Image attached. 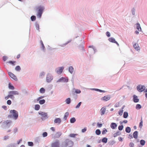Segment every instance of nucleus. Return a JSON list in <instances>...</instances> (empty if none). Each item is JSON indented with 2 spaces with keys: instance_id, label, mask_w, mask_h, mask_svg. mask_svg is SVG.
Wrapping results in <instances>:
<instances>
[{
  "instance_id": "f257e3e1",
  "label": "nucleus",
  "mask_w": 147,
  "mask_h": 147,
  "mask_svg": "<svg viewBox=\"0 0 147 147\" xmlns=\"http://www.w3.org/2000/svg\"><path fill=\"white\" fill-rule=\"evenodd\" d=\"M10 115H8L9 118H11L12 117L14 119L16 120L17 119L18 117V112L15 110H11L10 111Z\"/></svg>"
},
{
  "instance_id": "f03ea898",
  "label": "nucleus",
  "mask_w": 147,
  "mask_h": 147,
  "mask_svg": "<svg viewBox=\"0 0 147 147\" xmlns=\"http://www.w3.org/2000/svg\"><path fill=\"white\" fill-rule=\"evenodd\" d=\"M44 8L43 7L39 6L36 9L37 11V16L39 18H40L42 16V14L43 12Z\"/></svg>"
},
{
  "instance_id": "7ed1b4c3",
  "label": "nucleus",
  "mask_w": 147,
  "mask_h": 147,
  "mask_svg": "<svg viewBox=\"0 0 147 147\" xmlns=\"http://www.w3.org/2000/svg\"><path fill=\"white\" fill-rule=\"evenodd\" d=\"M9 95L10 96L11 98H12L13 95H18L19 93L17 91L13 90L9 91Z\"/></svg>"
},
{
  "instance_id": "20e7f679",
  "label": "nucleus",
  "mask_w": 147,
  "mask_h": 147,
  "mask_svg": "<svg viewBox=\"0 0 147 147\" xmlns=\"http://www.w3.org/2000/svg\"><path fill=\"white\" fill-rule=\"evenodd\" d=\"M137 89L139 92H141L145 90V87L144 86L140 85L137 86Z\"/></svg>"
},
{
  "instance_id": "39448f33",
  "label": "nucleus",
  "mask_w": 147,
  "mask_h": 147,
  "mask_svg": "<svg viewBox=\"0 0 147 147\" xmlns=\"http://www.w3.org/2000/svg\"><path fill=\"white\" fill-rule=\"evenodd\" d=\"M68 79L67 78L62 77L58 80L57 82H68Z\"/></svg>"
},
{
  "instance_id": "423d86ee",
  "label": "nucleus",
  "mask_w": 147,
  "mask_h": 147,
  "mask_svg": "<svg viewBox=\"0 0 147 147\" xmlns=\"http://www.w3.org/2000/svg\"><path fill=\"white\" fill-rule=\"evenodd\" d=\"M52 80L53 77L50 74H48L47 76V81L48 82H50Z\"/></svg>"
},
{
  "instance_id": "0eeeda50",
  "label": "nucleus",
  "mask_w": 147,
  "mask_h": 147,
  "mask_svg": "<svg viewBox=\"0 0 147 147\" xmlns=\"http://www.w3.org/2000/svg\"><path fill=\"white\" fill-rule=\"evenodd\" d=\"M8 74L12 79L15 80H17V78L11 72H8Z\"/></svg>"
},
{
  "instance_id": "6e6552de",
  "label": "nucleus",
  "mask_w": 147,
  "mask_h": 147,
  "mask_svg": "<svg viewBox=\"0 0 147 147\" xmlns=\"http://www.w3.org/2000/svg\"><path fill=\"white\" fill-rule=\"evenodd\" d=\"M63 69L64 67H59L56 69V71L58 74H60L62 73Z\"/></svg>"
},
{
  "instance_id": "1a4fd4ad",
  "label": "nucleus",
  "mask_w": 147,
  "mask_h": 147,
  "mask_svg": "<svg viewBox=\"0 0 147 147\" xmlns=\"http://www.w3.org/2000/svg\"><path fill=\"white\" fill-rule=\"evenodd\" d=\"M110 98V97L108 96H105L101 98V100L104 101H107L109 100Z\"/></svg>"
},
{
  "instance_id": "9d476101",
  "label": "nucleus",
  "mask_w": 147,
  "mask_h": 147,
  "mask_svg": "<svg viewBox=\"0 0 147 147\" xmlns=\"http://www.w3.org/2000/svg\"><path fill=\"white\" fill-rule=\"evenodd\" d=\"M59 141H57L51 144V147H59Z\"/></svg>"
},
{
  "instance_id": "9b49d317",
  "label": "nucleus",
  "mask_w": 147,
  "mask_h": 147,
  "mask_svg": "<svg viewBox=\"0 0 147 147\" xmlns=\"http://www.w3.org/2000/svg\"><path fill=\"white\" fill-rule=\"evenodd\" d=\"M133 47L137 51L140 50V47L138 45L137 43H135L133 45Z\"/></svg>"
},
{
  "instance_id": "f8f14e48",
  "label": "nucleus",
  "mask_w": 147,
  "mask_h": 147,
  "mask_svg": "<svg viewBox=\"0 0 147 147\" xmlns=\"http://www.w3.org/2000/svg\"><path fill=\"white\" fill-rule=\"evenodd\" d=\"M38 113L39 115H41L44 117H47V115L46 113L42 112H39Z\"/></svg>"
},
{
  "instance_id": "ddd939ff",
  "label": "nucleus",
  "mask_w": 147,
  "mask_h": 147,
  "mask_svg": "<svg viewBox=\"0 0 147 147\" xmlns=\"http://www.w3.org/2000/svg\"><path fill=\"white\" fill-rule=\"evenodd\" d=\"M117 125L116 124L114 123H111L110 127L111 128L113 129H115L117 127Z\"/></svg>"
},
{
  "instance_id": "4468645a",
  "label": "nucleus",
  "mask_w": 147,
  "mask_h": 147,
  "mask_svg": "<svg viewBox=\"0 0 147 147\" xmlns=\"http://www.w3.org/2000/svg\"><path fill=\"white\" fill-rule=\"evenodd\" d=\"M106 110L105 108L102 107L100 109V111L101 113V115H102L105 114Z\"/></svg>"
},
{
  "instance_id": "2eb2a0df",
  "label": "nucleus",
  "mask_w": 147,
  "mask_h": 147,
  "mask_svg": "<svg viewBox=\"0 0 147 147\" xmlns=\"http://www.w3.org/2000/svg\"><path fill=\"white\" fill-rule=\"evenodd\" d=\"M61 122V119L59 118H57L55 119L54 121V122L55 123H58L60 124Z\"/></svg>"
},
{
  "instance_id": "dca6fc26",
  "label": "nucleus",
  "mask_w": 147,
  "mask_h": 147,
  "mask_svg": "<svg viewBox=\"0 0 147 147\" xmlns=\"http://www.w3.org/2000/svg\"><path fill=\"white\" fill-rule=\"evenodd\" d=\"M134 101L135 102H137L139 101V99L138 98V97L135 95H134L133 96Z\"/></svg>"
},
{
  "instance_id": "f3484780",
  "label": "nucleus",
  "mask_w": 147,
  "mask_h": 147,
  "mask_svg": "<svg viewBox=\"0 0 147 147\" xmlns=\"http://www.w3.org/2000/svg\"><path fill=\"white\" fill-rule=\"evenodd\" d=\"M11 121L10 120H7L4 122V124L7 125H10L11 123Z\"/></svg>"
},
{
  "instance_id": "a211bd4d",
  "label": "nucleus",
  "mask_w": 147,
  "mask_h": 147,
  "mask_svg": "<svg viewBox=\"0 0 147 147\" xmlns=\"http://www.w3.org/2000/svg\"><path fill=\"white\" fill-rule=\"evenodd\" d=\"M138 132L137 131H135L133 133V136L134 138L136 139L138 138Z\"/></svg>"
},
{
  "instance_id": "6ab92c4d",
  "label": "nucleus",
  "mask_w": 147,
  "mask_h": 147,
  "mask_svg": "<svg viewBox=\"0 0 147 147\" xmlns=\"http://www.w3.org/2000/svg\"><path fill=\"white\" fill-rule=\"evenodd\" d=\"M109 40L110 42H112L114 43L115 42H116V41H115V39L111 37V38H109Z\"/></svg>"
},
{
  "instance_id": "aec40b11",
  "label": "nucleus",
  "mask_w": 147,
  "mask_h": 147,
  "mask_svg": "<svg viewBox=\"0 0 147 147\" xmlns=\"http://www.w3.org/2000/svg\"><path fill=\"white\" fill-rule=\"evenodd\" d=\"M136 26L138 30L139 31H141V29L139 24L137 23L136 24Z\"/></svg>"
},
{
  "instance_id": "412c9836",
  "label": "nucleus",
  "mask_w": 147,
  "mask_h": 147,
  "mask_svg": "<svg viewBox=\"0 0 147 147\" xmlns=\"http://www.w3.org/2000/svg\"><path fill=\"white\" fill-rule=\"evenodd\" d=\"M8 86L9 89L11 90H13L14 89V86H12L10 83H9L8 84Z\"/></svg>"
},
{
  "instance_id": "4be33fe9",
  "label": "nucleus",
  "mask_w": 147,
  "mask_h": 147,
  "mask_svg": "<svg viewBox=\"0 0 147 147\" xmlns=\"http://www.w3.org/2000/svg\"><path fill=\"white\" fill-rule=\"evenodd\" d=\"M69 71L70 73L72 74L74 71L73 67L72 66L69 67Z\"/></svg>"
},
{
  "instance_id": "5701e85b",
  "label": "nucleus",
  "mask_w": 147,
  "mask_h": 147,
  "mask_svg": "<svg viewBox=\"0 0 147 147\" xmlns=\"http://www.w3.org/2000/svg\"><path fill=\"white\" fill-rule=\"evenodd\" d=\"M40 106L39 105H36L35 106V109L36 110H38L40 109Z\"/></svg>"
},
{
  "instance_id": "b1692460",
  "label": "nucleus",
  "mask_w": 147,
  "mask_h": 147,
  "mask_svg": "<svg viewBox=\"0 0 147 147\" xmlns=\"http://www.w3.org/2000/svg\"><path fill=\"white\" fill-rule=\"evenodd\" d=\"M8 63L11 64V65H15L16 61H9L7 62Z\"/></svg>"
},
{
  "instance_id": "393cba45",
  "label": "nucleus",
  "mask_w": 147,
  "mask_h": 147,
  "mask_svg": "<svg viewBox=\"0 0 147 147\" xmlns=\"http://www.w3.org/2000/svg\"><path fill=\"white\" fill-rule=\"evenodd\" d=\"M65 102L67 104H69L71 102V99L70 98H67L65 100Z\"/></svg>"
},
{
  "instance_id": "a878e982",
  "label": "nucleus",
  "mask_w": 147,
  "mask_h": 147,
  "mask_svg": "<svg viewBox=\"0 0 147 147\" xmlns=\"http://www.w3.org/2000/svg\"><path fill=\"white\" fill-rule=\"evenodd\" d=\"M120 132L119 131H118L114 134L113 136L114 137H116L117 136L120 135Z\"/></svg>"
},
{
  "instance_id": "bb28decb",
  "label": "nucleus",
  "mask_w": 147,
  "mask_h": 147,
  "mask_svg": "<svg viewBox=\"0 0 147 147\" xmlns=\"http://www.w3.org/2000/svg\"><path fill=\"white\" fill-rule=\"evenodd\" d=\"M45 102V101L44 99L40 100L39 101V103L40 105H42L44 104Z\"/></svg>"
},
{
  "instance_id": "cd10ccee",
  "label": "nucleus",
  "mask_w": 147,
  "mask_h": 147,
  "mask_svg": "<svg viewBox=\"0 0 147 147\" xmlns=\"http://www.w3.org/2000/svg\"><path fill=\"white\" fill-rule=\"evenodd\" d=\"M128 116V113L127 112H125L123 113V117L124 118H127Z\"/></svg>"
},
{
  "instance_id": "c85d7f7f",
  "label": "nucleus",
  "mask_w": 147,
  "mask_h": 147,
  "mask_svg": "<svg viewBox=\"0 0 147 147\" xmlns=\"http://www.w3.org/2000/svg\"><path fill=\"white\" fill-rule=\"evenodd\" d=\"M62 134V133L60 132H57L56 134V136L57 138L59 137Z\"/></svg>"
},
{
  "instance_id": "c756f323",
  "label": "nucleus",
  "mask_w": 147,
  "mask_h": 147,
  "mask_svg": "<svg viewBox=\"0 0 147 147\" xmlns=\"http://www.w3.org/2000/svg\"><path fill=\"white\" fill-rule=\"evenodd\" d=\"M126 131L128 133H129L131 131L130 128L129 127H127L125 129Z\"/></svg>"
},
{
  "instance_id": "7c9ffc66",
  "label": "nucleus",
  "mask_w": 147,
  "mask_h": 147,
  "mask_svg": "<svg viewBox=\"0 0 147 147\" xmlns=\"http://www.w3.org/2000/svg\"><path fill=\"white\" fill-rule=\"evenodd\" d=\"M76 120L75 118L73 117L70 120V122L71 123H74L75 122Z\"/></svg>"
},
{
  "instance_id": "2f4dec72",
  "label": "nucleus",
  "mask_w": 147,
  "mask_h": 147,
  "mask_svg": "<svg viewBox=\"0 0 147 147\" xmlns=\"http://www.w3.org/2000/svg\"><path fill=\"white\" fill-rule=\"evenodd\" d=\"M40 93H43L45 92V90L44 88H42L40 89Z\"/></svg>"
},
{
  "instance_id": "473e14b6",
  "label": "nucleus",
  "mask_w": 147,
  "mask_h": 147,
  "mask_svg": "<svg viewBox=\"0 0 147 147\" xmlns=\"http://www.w3.org/2000/svg\"><path fill=\"white\" fill-rule=\"evenodd\" d=\"M107 139L106 138H103L102 140V141L103 142H104L105 143H107Z\"/></svg>"
},
{
  "instance_id": "72a5a7b5",
  "label": "nucleus",
  "mask_w": 147,
  "mask_h": 147,
  "mask_svg": "<svg viewBox=\"0 0 147 147\" xmlns=\"http://www.w3.org/2000/svg\"><path fill=\"white\" fill-rule=\"evenodd\" d=\"M69 114L68 112H66L64 116V119L65 120H66L67 119V117H68Z\"/></svg>"
},
{
  "instance_id": "f704fd0d",
  "label": "nucleus",
  "mask_w": 147,
  "mask_h": 147,
  "mask_svg": "<svg viewBox=\"0 0 147 147\" xmlns=\"http://www.w3.org/2000/svg\"><path fill=\"white\" fill-rule=\"evenodd\" d=\"M145 143V141L144 140H141L140 141V144L142 146L144 145Z\"/></svg>"
},
{
  "instance_id": "c9c22d12",
  "label": "nucleus",
  "mask_w": 147,
  "mask_h": 147,
  "mask_svg": "<svg viewBox=\"0 0 147 147\" xmlns=\"http://www.w3.org/2000/svg\"><path fill=\"white\" fill-rule=\"evenodd\" d=\"M96 133L97 135H99L100 134L101 132L100 130L97 129L96 131Z\"/></svg>"
},
{
  "instance_id": "e433bc0d",
  "label": "nucleus",
  "mask_w": 147,
  "mask_h": 147,
  "mask_svg": "<svg viewBox=\"0 0 147 147\" xmlns=\"http://www.w3.org/2000/svg\"><path fill=\"white\" fill-rule=\"evenodd\" d=\"M78 134H70L69 136L71 137L74 138Z\"/></svg>"
},
{
  "instance_id": "4c0bfd02",
  "label": "nucleus",
  "mask_w": 147,
  "mask_h": 147,
  "mask_svg": "<svg viewBox=\"0 0 147 147\" xmlns=\"http://www.w3.org/2000/svg\"><path fill=\"white\" fill-rule=\"evenodd\" d=\"M15 69L17 71H19L21 69L20 67L19 66H17L15 68Z\"/></svg>"
},
{
  "instance_id": "58836bf2",
  "label": "nucleus",
  "mask_w": 147,
  "mask_h": 147,
  "mask_svg": "<svg viewBox=\"0 0 147 147\" xmlns=\"http://www.w3.org/2000/svg\"><path fill=\"white\" fill-rule=\"evenodd\" d=\"M31 19L32 21H34L36 19V17L34 16H32L31 17Z\"/></svg>"
},
{
  "instance_id": "ea45409f",
  "label": "nucleus",
  "mask_w": 147,
  "mask_h": 147,
  "mask_svg": "<svg viewBox=\"0 0 147 147\" xmlns=\"http://www.w3.org/2000/svg\"><path fill=\"white\" fill-rule=\"evenodd\" d=\"M141 108V106L140 104H137L136 106V109H140Z\"/></svg>"
},
{
  "instance_id": "a19ab883",
  "label": "nucleus",
  "mask_w": 147,
  "mask_h": 147,
  "mask_svg": "<svg viewBox=\"0 0 147 147\" xmlns=\"http://www.w3.org/2000/svg\"><path fill=\"white\" fill-rule=\"evenodd\" d=\"M123 112V109L120 110L119 112V114L120 115H122Z\"/></svg>"
},
{
  "instance_id": "79ce46f5",
  "label": "nucleus",
  "mask_w": 147,
  "mask_h": 147,
  "mask_svg": "<svg viewBox=\"0 0 147 147\" xmlns=\"http://www.w3.org/2000/svg\"><path fill=\"white\" fill-rule=\"evenodd\" d=\"M123 128V125H120L118 127V129L119 130H122Z\"/></svg>"
},
{
  "instance_id": "37998d69",
  "label": "nucleus",
  "mask_w": 147,
  "mask_h": 147,
  "mask_svg": "<svg viewBox=\"0 0 147 147\" xmlns=\"http://www.w3.org/2000/svg\"><path fill=\"white\" fill-rule=\"evenodd\" d=\"M81 103H82V102H79L78 103V104L77 105L76 107V108H79L80 107V105H81Z\"/></svg>"
},
{
  "instance_id": "c03bdc74",
  "label": "nucleus",
  "mask_w": 147,
  "mask_h": 147,
  "mask_svg": "<svg viewBox=\"0 0 147 147\" xmlns=\"http://www.w3.org/2000/svg\"><path fill=\"white\" fill-rule=\"evenodd\" d=\"M28 145L30 146H32L33 145V143L32 142H28Z\"/></svg>"
},
{
  "instance_id": "a18cd8bd",
  "label": "nucleus",
  "mask_w": 147,
  "mask_h": 147,
  "mask_svg": "<svg viewBox=\"0 0 147 147\" xmlns=\"http://www.w3.org/2000/svg\"><path fill=\"white\" fill-rule=\"evenodd\" d=\"M129 147H133L134 146V144L132 142H131L129 143Z\"/></svg>"
},
{
  "instance_id": "49530a36",
  "label": "nucleus",
  "mask_w": 147,
  "mask_h": 147,
  "mask_svg": "<svg viewBox=\"0 0 147 147\" xmlns=\"http://www.w3.org/2000/svg\"><path fill=\"white\" fill-rule=\"evenodd\" d=\"M107 132V130L105 128L102 131V134H105Z\"/></svg>"
},
{
  "instance_id": "de8ad7c7",
  "label": "nucleus",
  "mask_w": 147,
  "mask_h": 147,
  "mask_svg": "<svg viewBox=\"0 0 147 147\" xmlns=\"http://www.w3.org/2000/svg\"><path fill=\"white\" fill-rule=\"evenodd\" d=\"M43 137H46L47 136V132H44L42 134Z\"/></svg>"
},
{
  "instance_id": "09e8293b",
  "label": "nucleus",
  "mask_w": 147,
  "mask_h": 147,
  "mask_svg": "<svg viewBox=\"0 0 147 147\" xmlns=\"http://www.w3.org/2000/svg\"><path fill=\"white\" fill-rule=\"evenodd\" d=\"M12 98L11 97V96H10L9 95V94L7 96H6L5 97V99H6V100H7L9 98Z\"/></svg>"
},
{
  "instance_id": "8fccbe9b",
  "label": "nucleus",
  "mask_w": 147,
  "mask_h": 147,
  "mask_svg": "<svg viewBox=\"0 0 147 147\" xmlns=\"http://www.w3.org/2000/svg\"><path fill=\"white\" fill-rule=\"evenodd\" d=\"M75 92L77 93H80L81 92V91L79 89H76L75 90Z\"/></svg>"
},
{
  "instance_id": "3c124183",
  "label": "nucleus",
  "mask_w": 147,
  "mask_h": 147,
  "mask_svg": "<svg viewBox=\"0 0 147 147\" xmlns=\"http://www.w3.org/2000/svg\"><path fill=\"white\" fill-rule=\"evenodd\" d=\"M7 57L6 56H4L3 57V60L4 61H6L7 59Z\"/></svg>"
},
{
  "instance_id": "603ef678",
  "label": "nucleus",
  "mask_w": 147,
  "mask_h": 147,
  "mask_svg": "<svg viewBox=\"0 0 147 147\" xmlns=\"http://www.w3.org/2000/svg\"><path fill=\"white\" fill-rule=\"evenodd\" d=\"M11 103V101L10 100H8L7 101V104L8 105H10Z\"/></svg>"
},
{
  "instance_id": "864d4df0",
  "label": "nucleus",
  "mask_w": 147,
  "mask_h": 147,
  "mask_svg": "<svg viewBox=\"0 0 147 147\" xmlns=\"http://www.w3.org/2000/svg\"><path fill=\"white\" fill-rule=\"evenodd\" d=\"M41 48L43 51H45V47L44 45V44H43L41 45Z\"/></svg>"
},
{
  "instance_id": "5fc2aeb1",
  "label": "nucleus",
  "mask_w": 147,
  "mask_h": 147,
  "mask_svg": "<svg viewBox=\"0 0 147 147\" xmlns=\"http://www.w3.org/2000/svg\"><path fill=\"white\" fill-rule=\"evenodd\" d=\"M142 123H143V121H142V119H141V121L140 123V127H142V125H143Z\"/></svg>"
},
{
  "instance_id": "6e6d98bb",
  "label": "nucleus",
  "mask_w": 147,
  "mask_h": 147,
  "mask_svg": "<svg viewBox=\"0 0 147 147\" xmlns=\"http://www.w3.org/2000/svg\"><path fill=\"white\" fill-rule=\"evenodd\" d=\"M106 34L108 37H109L110 36V33L109 32H106Z\"/></svg>"
},
{
  "instance_id": "4d7b16f0",
  "label": "nucleus",
  "mask_w": 147,
  "mask_h": 147,
  "mask_svg": "<svg viewBox=\"0 0 147 147\" xmlns=\"http://www.w3.org/2000/svg\"><path fill=\"white\" fill-rule=\"evenodd\" d=\"M36 29L38 30H39V25L38 24H36Z\"/></svg>"
},
{
  "instance_id": "13d9d810",
  "label": "nucleus",
  "mask_w": 147,
  "mask_h": 147,
  "mask_svg": "<svg viewBox=\"0 0 147 147\" xmlns=\"http://www.w3.org/2000/svg\"><path fill=\"white\" fill-rule=\"evenodd\" d=\"M97 126H98V127H100L102 126V124L99 123H97Z\"/></svg>"
},
{
  "instance_id": "bf43d9fd",
  "label": "nucleus",
  "mask_w": 147,
  "mask_h": 147,
  "mask_svg": "<svg viewBox=\"0 0 147 147\" xmlns=\"http://www.w3.org/2000/svg\"><path fill=\"white\" fill-rule=\"evenodd\" d=\"M9 138V136H5L4 138V140H6Z\"/></svg>"
},
{
  "instance_id": "052dcab7",
  "label": "nucleus",
  "mask_w": 147,
  "mask_h": 147,
  "mask_svg": "<svg viewBox=\"0 0 147 147\" xmlns=\"http://www.w3.org/2000/svg\"><path fill=\"white\" fill-rule=\"evenodd\" d=\"M86 130V127L84 128V129H82V132L83 133L85 132Z\"/></svg>"
},
{
  "instance_id": "680f3d73",
  "label": "nucleus",
  "mask_w": 147,
  "mask_h": 147,
  "mask_svg": "<svg viewBox=\"0 0 147 147\" xmlns=\"http://www.w3.org/2000/svg\"><path fill=\"white\" fill-rule=\"evenodd\" d=\"M44 97V96H41L39 97L37 99V100L38 101L39 100H40L41 98H43Z\"/></svg>"
},
{
  "instance_id": "e2e57ef3",
  "label": "nucleus",
  "mask_w": 147,
  "mask_h": 147,
  "mask_svg": "<svg viewBox=\"0 0 147 147\" xmlns=\"http://www.w3.org/2000/svg\"><path fill=\"white\" fill-rule=\"evenodd\" d=\"M45 75L44 73L43 72L41 73L40 74V76L41 77L44 76Z\"/></svg>"
},
{
  "instance_id": "0e129e2a",
  "label": "nucleus",
  "mask_w": 147,
  "mask_h": 147,
  "mask_svg": "<svg viewBox=\"0 0 147 147\" xmlns=\"http://www.w3.org/2000/svg\"><path fill=\"white\" fill-rule=\"evenodd\" d=\"M122 138L121 137H119L118 138V140L119 141H122Z\"/></svg>"
},
{
  "instance_id": "69168bd1",
  "label": "nucleus",
  "mask_w": 147,
  "mask_h": 147,
  "mask_svg": "<svg viewBox=\"0 0 147 147\" xmlns=\"http://www.w3.org/2000/svg\"><path fill=\"white\" fill-rule=\"evenodd\" d=\"M51 130L53 131H55V128L54 127H52L51 128Z\"/></svg>"
},
{
  "instance_id": "338daca9",
  "label": "nucleus",
  "mask_w": 147,
  "mask_h": 147,
  "mask_svg": "<svg viewBox=\"0 0 147 147\" xmlns=\"http://www.w3.org/2000/svg\"><path fill=\"white\" fill-rule=\"evenodd\" d=\"M2 108L4 109H5L6 110L7 108V107L5 106H2Z\"/></svg>"
},
{
  "instance_id": "774afa93",
  "label": "nucleus",
  "mask_w": 147,
  "mask_h": 147,
  "mask_svg": "<svg viewBox=\"0 0 147 147\" xmlns=\"http://www.w3.org/2000/svg\"><path fill=\"white\" fill-rule=\"evenodd\" d=\"M97 90H98L99 92H105L104 91V90H99V89H97Z\"/></svg>"
}]
</instances>
